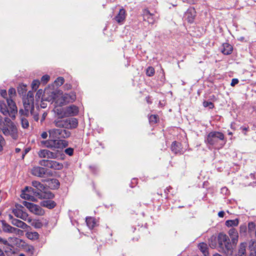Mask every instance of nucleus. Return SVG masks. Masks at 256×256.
I'll use <instances>...</instances> for the list:
<instances>
[{
    "label": "nucleus",
    "instance_id": "33",
    "mask_svg": "<svg viewBox=\"0 0 256 256\" xmlns=\"http://www.w3.org/2000/svg\"><path fill=\"white\" fill-rule=\"evenodd\" d=\"M239 224V220L236 218L234 220H227L226 222V225L228 227L236 226Z\"/></svg>",
    "mask_w": 256,
    "mask_h": 256
},
{
    "label": "nucleus",
    "instance_id": "57",
    "mask_svg": "<svg viewBox=\"0 0 256 256\" xmlns=\"http://www.w3.org/2000/svg\"><path fill=\"white\" fill-rule=\"evenodd\" d=\"M172 189V187L170 186H168L164 190V192L166 194H168V193L170 192V190Z\"/></svg>",
    "mask_w": 256,
    "mask_h": 256
},
{
    "label": "nucleus",
    "instance_id": "31",
    "mask_svg": "<svg viewBox=\"0 0 256 256\" xmlns=\"http://www.w3.org/2000/svg\"><path fill=\"white\" fill-rule=\"evenodd\" d=\"M26 236L30 240H37L39 238V234L36 232H28L26 234Z\"/></svg>",
    "mask_w": 256,
    "mask_h": 256
},
{
    "label": "nucleus",
    "instance_id": "35",
    "mask_svg": "<svg viewBox=\"0 0 256 256\" xmlns=\"http://www.w3.org/2000/svg\"><path fill=\"white\" fill-rule=\"evenodd\" d=\"M29 223L36 228H40L43 226L42 223L39 220H35L33 221L32 220V222Z\"/></svg>",
    "mask_w": 256,
    "mask_h": 256
},
{
    "label": "nucleus",
    "instance_id": "4",
    "mask_svg": "<svg viewBox=\"0 0 256 256\" xmlns=\"http://www.w3.org/2000/svg\"><path fill=\"white\" fill-rule=\"evenodd\" d=\"M53 124L56 127L65 130H72L77 128L78 120L74 118H60L55 119Z\"/></svg>",
    "mask_w": 256,
    "mask_h": 256
},
{
    "label": "nucleus",
    "instance_id": "20",
    "mask_svg": "<svg viewBox=\"0 0 256 256\" xmlns=\"http://www.w3.org/2000/svg\"><path fill=\"white\" fill-rule=\"evenodd\" d=\"M171 150L174 154H182L184 152L182 147V144L176 141H174L172 142Z\"/></svg>",
    "mask_w": 256,
    "mask_h": 256
},
{
    "label": "nucleus",
    "instance_id": "63",
    "mask_svg": "<svg viewBox=\"0 0 256 256\" xmlns=\"http://www.w3.org/2000/svg\"><path fill=\"white\" fill-rule=\"evenodd\" d=\"M0 256H6L3 251L0 248Z\"/></svg>",
    "mask_w": 256,
    "mask_h": 256
},
{
    "label": "nucleus",
    "instance_id": "60",
    "mask_svg": "<svg viewBox=\"0 0 256 256\" xmlns=\"http://www.w3.org/2000/svg\"><path fill=\"white\" fill-rule=\"evenodd\" d=\"M146 100L147 102L149 104H150L152 103V101L149 96H148L146 98Z\"/></svg>",
    "mask_w": 256,
    "mask_h": 256
},
{
    "label": "nucleus",
    "instance_id": "47",
    "mask_svg": "<svg viewBox=\"0 0 256 256\" xmlns=\"http://www.w3.org/2000/svg\"><path fill=\"white\" fill-rule=\"evenodd\" d=\"M256 228V224L254 222H250L248 224V229L250 232H252Z\"/></svg>",
    "mask_w": 256,
    "mask_h": 256
},
{
    "label": "nucleus",
    "instance_id": "16",
    "mask_svg": "<svg viewBox=\"0 0 256 256\" xmlns=\"http://www.w3.org/2000/svg\"><path fill=\"white\" fill-rule=\"evenodd\" d=\"M48 170L44 167L36 166L32 168L31 174L37 177L44 178L45 175L48 174Z\"/></svg>",
    "mask_w": 256,
    "mask_h": 256
},
{
    "label": "nucleus",
    "instance_id": "41",
    "mask_svg": "<svg viewBox=\"0 0 256 256\" xmlns=\"http://www.w3.org/2000/svg\"><path fill=\"white\" fill-rule=\"evenodd\" d=\"M64 82V80L62 77H58L54 81L56 86H61Z\"/></svg>",
    "mask_w": 256,
    "mask_h": 256
},
{
    "label": "nucleus",
    "instance_id": "3",
    "mask_svg": "<svg viewBox=\"0 0 256 256\" xmlns=\"http://www.w3.org/2000/svg\"><path fill=\"white\" fill-rule=\"evenodd\" d=\"M224 138V136L222 132L213 131L207 135L204 141L207 144L213 146L215 148H219L223 146Z\"/></svg>",
    "mask_w": 256,
    "mask_h": 256
},
{
    "label": "nucleus",
    "instance_id": "61",
    "mask_svg": "<svg viewBox=\"0 0 256 256\" xmlns=\"http://www.w3.org/2000/svg\"><path fill=\"white\" fill-rule=\"evenodd\" d=\"M240 128L244 130V131H248V129H249V128L248 127H245V126H242Z\"/></svg>",
    "mask_w": 256,
    "mask_h": 256
},
{
    "label": "nucleus",
    "instance_id": "51",
    "mask_svg": "<svg viewBox=\"0 0 256 256\" xmlns=\"http://www.w3.org/2000/svg\"><path fill=\"white\" fill-rule=\"evenodd\" d=\"M0 243L5 245H7L8 244V242L7 240L3 239L1 237H0Z\"/></svg>",
    "mask_w": 256,
    "mask_h": 256
},
{
    "label": "nucleus",
    "instance_id": "5",
    "mask_svg": "<svg viewBox=\"0 0 256 256\" xmlns=\"http://www.w3.org/2000/svg\"><path fill=\"white\" fill-rule=\"evenodd\" d=\"M218 251L228 255L232 254V247L228 236L220 234L218 236Z\"/></svg>",
    "mask_w": 256,
    "mask_h": 256
},
{
    "label": "nucleus",
    "instance_id": "38",
    "mask_svg": "<svg viewBox=\"0 0 256 256\" xmlns=\"http://www.w3.org/2000/svg\"><path fill=\"white\" fill-rule=\"evenodd\" d=\"M50 160H42L39 161V164L42 166L47 167L49 168Z\"/></svg>",
    "mask_w": 256,
    "mask_h": 256
},
{
    "label": "nucleus",
    "instance_id": "15",
    "mask_svg": "<svg viewBox=\"0 0 256 256\" xmlns=\"http://www.w3.org/2000/svg\"><path fill=\"white\" fill-rule=\"evenodd\" d=\"M38 155L40 158L48 159H56L58 157L57 152H52L46 149L40 150L38 152Z\"/></svg>",
    "mask_w": 256,
    "mask_h": 256
},
{
    "label": "nucleus",
    "instance_id": "21",
    "mask_svg": "<svg viewBox=\"0 0 256 256\" xmlns=\"http://www.w3.org/2000/svg\"><path fill=\"white\" fill-rule=\"evenodd\" d=\"M126 16V10L124 8H122L120 10L114 19L118 23L122 24L125 21Z\"/></svg>",
    "mask_w": 256,
    "mask_h": 256
},
{
    "label": "nucleus",
    "instance_id": "48",
    "mask_svg": "<svg viewBox=\"0 0 256 256\" xmlns=\"http://www.w3.org/2000/svg\"><path fill=\"white\" fill-rule=\"evenodd\" d=\"M246 229H247V228H246V225H245V224L242 225L240 226V233L245 232L246 231Z\"/></svg>",
    "mask_w": 256,
    "mask_h": 256
},
{
    "label": "nucleus",
    "instance_id": "7",
    "mask_svg": "<svg viewBox=\"0 0 256 256\" xmlns=\"http://www.w3.org/2000/svg\"><path fill=\"white\" fill-rule=\"evenodd\" d=\"M13 214L16 218H20L28 222H32V218L28 216L24 206L20 204H16L12 210Z\"/></svg>",
    "mask_w": 256,
    "mask_h": 256
},
{
    "label": "nucleus",
    "instance_id": "14",
    "mask_svg": "<svg viewBox=\"0 0 256 256\" xmlns=\"http://www.w3.org/2000/svg\"><path fill=\"white\" fill-rule=\"evenodd\" d=\"M8 218L10 222L14 226L24 230H28L29 228H30V227L25 222L20 220L14 218L12 214H8Z\"/></svg>",
    "mask_w": 256,
    "mask_h": 256
},
{
    "label": "nucleus",
    "instance_id": "19",
    "mask_svg": "<svg viewBox=\"0 0 256 256\" xmlns=\"http://www.w3.org/2000/svg\"><path fill=\"white\" fill-rule=\"evenodd\" d=\"M78 113V108L74 104L66 108L64 110V115L66 116H74Z\"/></svg>",
    "mask_w": 256,
    "mask_h": 256
},
{
    "label": "nucleus",
    "instance_id": "30",
    "mask_svg": "<svg viewBox=\"0 0 256 256\" xmlns=\"http://www.w3.org/2000/svg\"><path fill=\"white\" fill-rule=\"evenodd\" d=\"M32 185L37 189L38 192H44L46 188L40 182L37 180H33L32 182Z\"/></svg>",
    "mask_w": 256,
    "mask_h": 256
},
{
    "label": "nucleus",
    "instance_id": "34",
    "mask_svg": "<svg viewBox=\"0 0 256 256\" xmlns=\"http://www.w3.org/2000/svg\"><path fill=\"white\" fill-rule=\"evenodd\" d=\"M26 117V116L20 115L21 124L24 128H28L29 126L28 121Z\"/></svg>",
    "mask_w": 256,
    "mask_h": 256
},
{
    "label": "nucleus",
    "instance_id": "37",
    "mask_svg": "<svg viewBox=\"0 0 256 256\" xmlns=\"http://www.w3.org/2000/svg\"><path fill=\"white\" fill-rule=\"evenodd\" d=\"M155 73L154 68L152 66H148L146 68V74L148 76H152Z\"/></svg>",
    "mask_w": 256,
    "mask_h": 256
},
{
    "label": "nucleus",
    "instance_id": "43",
    "mask_svg": "<svg viewBox=\"0 0 256 256\" xmlns=\"http://www.w3.org/2000/svg\"><path fill=\"white\" fill-rule=\"evenodd\" d=\"M203 106L204 107H208L210 109H212L214 108V104L210 102L204 101L203 102Z\"/></svg>",
    "mask_w": 256,
    "mask_h": 256
},
{
    "label": "nucleus",
    "instance_id": "49",
    "mask_svg": "<svg viewBox=\"0 0 256 256\" xmlns=\"http://www.w3.org/2000/svg\"><path fill=\"white\" fill-rule=\"evenodd\" d=\"M238 82H239V80H238V79H237V78H233L232 80V82H231L230 85L232 86H234L236 84H238Z\"/></svg>",
    "mask_w": 256,
    "mask_h": 256
},
{
    "label": "nucleus",
    "instance_id": "26",
    "mask_svg": "<svg viewBox=\"0 0 256 256\" xmlns=\"http://www.w3.org/2000/svg\"><path fill=\"white\" fill-rule=\"evenodd\" d=\"M64 167L62 162L56 160H50L49 168L54 170H61Z\"/></svg>",
    "mask_w": 256,
    "mask_h": 256
},
{
    "label": "nucleus",
    "instance_id": "39",
    "mask_svg": "<svg viewBox=\"0 0 256 256\" xmlns=\"http://www.w3.org/2000/svg\"><path fill=\"white\" fill-rule=\"evenodd\" d=\"M158 120V116L156 114H152L149 117V121L151 124H156Z\"/></svg>",
    "mask_w": 256,
    "mask_h": 256
},
{
    "label": "nucleus",
    "instance_id": "22",
    "mask_svg": "<svg viewBox=\"0 0 256 256\" xmlns=\"http://www.w3.org/2000/svg\"><path fill=\"white\" fill-rule=\"evenodd\" d=\"M2 228L4 232L8 233H16L20 230L18 228L12 226L4 221L2 222Z\"/></svg>",
    "mask_w": 256,
    "mask_h": 256
},
{
    "label": "nucleus",
    "instance_id": "1",
    "mask_svg": "<svg viewBox=\"0 0 256 256\" xmlns=\"http://www.w3.org/2000/svg\"><path fill=\"white\" fill-rule=\"evenodd\" d=\"M22 198L24 199L36 200V198L40 199H52L54 195L50 191L38 192L32 187L26 186L22 192Z\"/></svg>",
    "mask_w": 256,
    "mask_h": 256
},
{
    "label": "nucleus",
    "instance_id": "52",
    "mask_svg": "<svg viewBox=\"0 0 256 256\" xmlns=\"http://www.w3.org/2000/svg\"><path fill=\"white\" fill-rule=\"evenodd\" d=\"M41 137L44 138V139H46L48 137V134H47V132H44L42 133L41 134Z\"/></svg>",
    "mask_w": 256,
    "mask_h": 256
},
{
    "label": "nucleus",
    "instance_id": "59",
    "mask_svg": "<svg viewBox=\"0 0 256 256\" xmlns=\"http://www.w3.org/2000/svg\"><path fill=\"white\" fill-rule=\"evenodd\" d=\"M33 118L35 121L38 122V114H34L33 116Z\"/></svg>",
    "mask_w": 256,
    "mask_h": 256
},
{
    "label": "nucleus",
    "instance_id": "44",
    "mask_svg": "<svg viewBox=\"0 0 256 256\" xmlns=\"http://www.w3.org/2000/svg\"><path fill=\"white\" fill-rule=\"evenodd\" d=\"M50 76L48 74H45L41 78V82L45 84H46L50 80Z\"/></svg>",
    "mask_w": 256,
    "mask_h": 256
},
{
    "label": "nucleus",
    "instance_id": "23",
    "mask_svg": "<svg viewBox=\"0 0 256 256\" xmlns=\"http://www.w3.org/2000/svg\"><path fill=\"white\" fill-rule=\"evenodd\" d=\"M46 200H44L40 202V204L41 206L46 208L48 209H52L56 206V202L54 201L51 200L52 199Z\"/></svg>",
    "mask_w": 256,
    "mask_h": 256
},
{
    "label": "nucleus",
    "instance_id": "36",
    "mask_svg": "<svg viewBox=\"0 0 256 256\" xmlns=\"http://www.w3.org/2000/svg\"><path fill=\"white\" fill-rule=\"evenodd\" d=\"M26 86L24 85H20L18 88V92L20 95H25L26 94Z\"/></svg>",
    "mask_w": 256,
    "mask_h": 256
},
{
    "label": "nucleus",
    "instance_id": "17",
    "mask_svg": "<svg viewBox=\"0 0 256 256\" xmlns=\"http://www.w3.org/2000/svg\"><path fill=\"white\" fill-rule=\"evenodd\" d=\"M196 16V12L194 8L190 7L185 12L184 18L189 23H192Z\"/></svg>",
    "mask_w": 256,
    "mask_h": 256
},
{
    "label": "nucleus",
    "instance_id": "2",
    "mask_svg": "<svg viewBox=\"0 0 256 256\" xmlns=\"http://www.w3.org/2000/svg\"><path fill=\"white\" fill-rule=\"evenodd\" d=\"M0 128L6 136H10L14 140L17 138V128L9 118L6 117L4 120L3 118L0 116Z\"/></svg>",
    "mask_w": 256,
    "mask_h": 256
},
{
    "label": "nucleus",
    "instance_id": "9",
    "mask_svg": "<svg viewBox=\"0 0 256 256\" xmlns=\"http://www.w3.org/2000/svg\"><path fill=\"white\" fill-rule=\"evenodd\" d=\"M76 99V96L74 92L66 93L56 98V104L58 106H62L68 103L72 102Z\"/></svg>",
    "mask_w": 256,
    "mask_h": 256
},
{
    "label": "nucleus",
    "instance_id": "50",
    "mask_svg": "<svg viewBox=\"0 0 256 256\" xmlns=\"http://www.w3.org/2000/svg\"><path fill=\"white\" fill-rule=\"evenodd\" d=\"M0 94L3 98H6V96H7V92H6V90H1Z\"/></svg>",
    "mask_w": 256,
    "mask_h": 256
},
{
    "label": "nucleus",
    "instance_id": "24",
    "mask_svg": "<svg viewBox=\"0 0 256 256\" xmlns=\"http://www.w3.org/2000/svg\"><path fill=\"white\" fill-rule=\"evenodd\" d=\"M44 181L46 182L48 186L52 190L57 189L59 188L60 185L58 180L56 178L48 179V180H44Z\"/></svg>",
    "mask_w": 256,
    "mask_h": 256
},
{
    "label": "nucleus",
    "instance_id": "12",
    "mask_svg": "<svg viewBox=\"0 0 256 256\" xmlns=\"http://www.w3.org/2000/svg\"><path fill=\"white\" fill-rule=\"evenodd\" d=\"M16 90L14 88H10L8 90L9 98H6V102L8 107L11 110L12 113H16L18 112L17 107L15 102L12 98L16 94Z\"/></svg>",
    "mask_w": 256,
    "mask_h": 256
},
{
    "label": "nucleus",
    "instance_id": "55",
    "mask_svg": "<svg viewBox=\"0 0 256 256\" xmlns=\"http://www.w3.org/2000/svg\"><path fill=\"white\" fill-rule=\"evenodd\" d=\"M46 116H47V113L46 112H44L42 114V116L41 120H40L41 122H42L44 120L46 119Z\"/></svg>",
    "mask_w": 256,
    "mask_h": 256
},
{
    "label": "nucleus",
    "instance_id": "56",
    "mask_svg": "<svg viewBox=\"0 0 256 256\" xmlns=\"http://www.w3.org/2000/svg\"><path fill=\"white\" fill-rule=\"evenodd\" d=\"M224 211H220L218 213V216L220 218H223L224 216Z\"/></svg>",
    "mask_w": 256,
    "mask_h": 256
},
{
    "label": "nucleus",
    "instance_id": "11",
    "mask_svg": "<svg viewBox=\"0 0 256 256\" xmlns=\"http://www.w3.org/2000/svg\"><path fill=\"white\" fill-rule=\"evenodd\" d=\"M23 204L30 212L36 215L43 216L44 214V210L40 206L26 201L23 202Z\"/></svg>",
    "mask_w": 256,
    "mask_h": 256
},
{
    "label": "nucleus",
    "instance_id": "27",
    "mask_svg": "<svg viewBox=\"0 0 256 256\" xmlns=\"http://www.w3.org/2000/svg\"><path fill=\"white\" fill-rule=\"evenodd\" d=\"M22 243V246L25 252H28L30 256H32L34 252V248L33 246L26 244L24 242L20 240Z\"/></svg>",
    "mask_w": 256,
    "mask_h": 256
},
{
    "label": "nucleus",
    "instance_id": "13",
    "mask_svg": "<svg viewBox=\"0 0 256 256\" xmlns=\"http://www.w3.org/2000/svg\"><path fill=\"white\" fill-rule=\"evenodd\" d=\"M142 16L144 20L148 22V24H153L158 19V16L156 13L151 12L148 9H144L142 11Z\"/></svg>",
    "mask_w": 256,
    "mask_h": 256
},
{
    "label": "nucleus",
    "instance_id": "53",
    "mask_svg": "<svg viewBox=\"0 0 256 256\" xmlns=\"http://www.w3.org/2000/svg\"><path fill=\"white\" fill-rule=\"evenodd\" d=\"M216 240H214V242H212L210 244V246L212 248H215L216 247Z\"/></svg>",
    "mask_w": 256,
    "mask_h": 256
},
{
    "label": "nucleus",
    "instance_id": "40",
    "mask_svg": "<svg viewBox=\"0 0 256 256\" xmlns=\"http://www.w3.org/2000/svg\"><path fill=\"white\" fill-rule=\"evenodd\" d=\"M40 84V82L38 80H34L32 81V90H36Z\"/></svg>",
    "mask_w": 256,
    "mask_h": 256
},
{
    "label": "nucleus",
    "instance_id": "64",
    "mask_svg": "<svg viewBox=\"0 0 256 256\" xmlns=\"http://www.w3.org/2000/svg\"><path fill=\"white\" fill-rule=\"evenodd\" d=\"M21 151V150L20 148H16L15 149V152L16 153H18Z\"/></svg>",
    "mask_w": 256,
    "mask_h": 256
},
{
    "label": "nucleus",
    "instance_id": "54",
    "mask_svg": "<svg viewBox=\"0 0 256 256\" xmlns=\"http://www.w3.org/2000/svg\"><path fill=\"white\" fill-rule=\"evenodd\" d=\"M30 149L28 148H26L24 151L22 152V158H24L25 155L30 151Z\"/></svg>",
    "mask_w": 256,
    "mask_h": 256
},
{
    "label": "nucleus",
    "instance_id": "46",
    "mask_svg": "<svg viewBox=\"0 0 256 256\" xmlns=\"http://www.w3.org/2000/svg\"><path fill=\"white\" fill-rule=\"evenodd\" d=\"M246 252V250L244 248V246L242 244H241L240 247L238 250V254H240V256H244V253Z\"/></svg>",
    "mask_w": 256,
    "mask_h": 256
},
{
    "label": "nucleus",
    "instance_id": "62",
    "mask_svg": "<svg viewBox=\"0 0 256 256\" xmlns=\"http://www.w3.org/2000/svg\"><path fill=\"white\" fill-rule=\"evenodd\" d=\"M32 95V94H30V92H29L28 93V96H30V100H32V102H33V96Z\"/></svg>",
    "mask_w": 256,
    "mask_h": 256
},
{
    "label": "nucleus",
    "instance_id": "8",
    "mask_svg": "<svg viewBox=\"0 0 256 256\" xmlns=\"http://www.w3.org/2000/svg\"><path fill=\"white\" fill-rule=\"evenodd\" d=\"M50 137L58 139L68 138L71 136V132L65 129L62 128H54L48 131Z\"/></svg>",
    "mask_w": 256,
    "mask_h": 256
},
{
    "label": "nucleus",
    "instance_id": "28",
    "mask_svg": "<svg viewBox=\"0 0 256 256\" xmlns=\"http://www.w3.org/2000/svg\"><path fill=\"white\" fill-rule=\"evenodd\" d=\"M232 46L228 43H224L222 44V48L221 51L224 54L228 55L232 52Z\"/></svg>",
    "mask_w": 256,
    "mask_h": 256
},
{
    "label": "nucleus",
    "instance_id": "29",
    "mask_svg": "<svg viewBox=\"0 0 256 256\" xmlns=\"http://www.w3.org/2000/svg\"><path fill=\"white\" fill-rule=\"evenodd\" d=\"M198 248L204 256H208V244L206 243L201 242L199 244Z\"/></svg>",
    "mask_w": 256,
    "mask_h": 256
},
{
    "label": "nucleus",
    "instance_id": "32",
    "mask_svg": "<svg viewBox=\"0 0 256 256\" xmlns=\"http://www.w3.org/2000/svg\"><path fill=\"white\" fill-rule=\"evenodd\" d=\"M86 222L87 226L90 229H92L96 225V222L94 218H86Z\"/></svg>",
    "mask_w": 256,
    "mask_h": 256
},
{
    "label": "nucleus",
    "instance_id": "6",
    "mask_svg": "<svg viewBox=\"0 0 256 256\" xmlns=\"http://www.w3.org/2000/svg\"><path fill=\"white\" fill-rule=\"evenodd\" d=\"M46 147L52 150L56 148L63 149L68 145V141L62 139L49 140L42 141Z\"/></svg>",
    "mask_w": 256,
    "mask_h": 256
},
{
    "label": "nucleus",
    "instance_id": "18",
    "mask_svg": "<svg viewBox=\"0 0 256 256\" xmlns=\"http://www.w3.org/2000/svg\"><path fill=\"white\" fill-rule=\"evenodd\" d=\"M0 111L2 114L6 117H8V116L11 117L12 118H15V114L16 113H12L11 110L8 107V106H6L5 102H0Z\"/></svg>",
    "mask_w": 256,
    "mask_h": 256
},
{
    "label": "nucleus",
    "instance_id": "58",
    "mask_svg": "<svg viewBox=\"0 0 256 256\" xmlns=\"http://www.w3.org/2000/svg\"><path fill=\"white\" fill-rule=\"evenodd\" d=\"M42 94V90H38L36 93V97L38 96V98H40V96Z\"/></svg>",
    "mask_w": 256,
    "mask_h": 256
},
{
    "label": "nucleus",
    "instance_id": "45",
    "mask_svg": "<svg viewBox=\"0 0 256 256\" xmlns=\"http://www.w3.org/2000/svg\"><path fill=\"white\" fill-rule=\"evenodd\" d=\"M74 150L73 148H66L64 150V152L66 154L70 156H72L74 154Z\"/></svg>",
    "mask_w": 256,
    "mask_h": 256
},
{
    "label": "nucleus",
    "instance_id": "42",
    "mask_svg": "<svg viewBox=\"0 0 256 256\" xmlns=\"http://www.w3.org/2000/svg\"><path fill=\"white\" fill-rule=\"evenodd\" d=\"M6 140L3 136L0 134V152L3 150V148L6 145Z\"/></svg>",
    "mask_w": 256,
    "mask_h": 256
},
{
    "label": "nucleus",
    "instance_id": "25",
    "mask_svg": "<svg viewBox=\"0 0 256 256\" xmlns=\"http://www.w3.org/2000/svg\"><path fill=\"white\" fill-rule=\"evenodd\" d=\"M228 234L232 239L233 244H236L238 241V231L234 228H230L228 231Z\"/></svg>",
    "mask_w": 256,
    "mask_h": 256
},
{
    "label": "nucleus",
    "instance_id": "10",
    "mask_svg": "<svg viewBox=\"0 0 256 256\" xmlns=\"http://www.w3.org/2000/svg\"><path fill=\"white\" fill-rule=\"evenodd\" d=\"M23 102L24 110L20 109L19 111V114L20 115L26 116V117H28L30 113L32 114V112L34 110V102H32V100H29L28 98H26L24 100Z\"/></svg>",
    "mask_w": 256,
    "mask_h": 256
}]
</instances>
